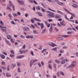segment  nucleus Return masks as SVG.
<instances>
[{
	"label": "nucleus",
	"mask_w": 78,
	"mask_h": 78,
	"mask_svg": "<svg viewBox=\"0 0 78 78\" xmlns=\"http://www.w3.org/2000/svg\"><path fill=\"white\" fill-rule=\"evenodd\" d=\"M65 62V60H63L61 62V64H64Z\"/></svg>",
	"instance_id": "nucleus-40"
},
{
	"label": "nucleus",
	"mask_w": 78,
	"mask_h": 78,
	"mask_svg": "<svg viewBox=\"0 0 78 78\" xmlns=\"http://www.w3.org/2000/svg\"><path fill=\"white\" fill-rule=\"evenodd\" d=\"M55 62H56V63H57V64H59V63H60V62H59V60H56Z\"/></svg>",
	"instance_id": "nucleus-33"
},
{
	"label": "nucleus",
	"mask_w": 78,
	"mask_h": 78,
	"mask_svg": "<svg viewBox=\"0 0 78 78\" xmlns=\"http://www.w3.org/2000/svg\"><path fill=\"white\" fill-rule=\"evenodd\" d=\"M33 2H34V3L35 4V5H37V2H36V1H35V0L33 1Z\"/></svg>",
	"instance_id": "nucleus-37"
},
{
	"label": "nucleus",
	"mask_w": 78,
	"mask_h": 78,
	"mask_svg": "<svg viewBox=\"0 0 78 78\" xmlns=\"http://www.w3.org/2000/svg\"><path fill=\"white\" fill-rule=\"evenodd\" d=\"M48 10H49L50 11H52V12H56V11H55L54 10H53L51 9L50 8H48Z\"/></svg>",
	"instance_id": "nucleus-25"
},
{
	"label": "nucleus",
	"mask_w": 78,
	"mask_h": 78,
	"mask_svg": "<svg viewBox=\"0 0 78 78\" xmlns=\"http://www.w3.org/2000/svg\"><path fill=\"white\" fill-rule=\"evenodd\" d=\"M18 72H21V71H20V69L19 68H18Z\"/></svg>",
	"instance_id": "nucleus-54"
},
{
	"label": "nucleus",
	"mask_w": 78,
	"mask_h": 78,
	"mask_svg": "<svg viewBox=\"0 0 78 78\" xmlns=\"http://www.w3.org/2000/svg\"><path fill=\"white\" fill-rule=\"evenodd\" d=\"M41 5H42V6H43L44 8H45V6H44V4H43L42 2H41Z\"/></svg>",
	"instance_id": "nucleus-50"
},
{
	"label": "nucleus",
	"mask_w": 78,
	"mask_h": 78,
	"mask_svg": "<svg viewBox=\"0 0 78 78\" xmlns=\"http://www.w3.org/2000/svg\"><path fill=\"white\" fill-rule=\"evenodd\" d=\"M57 3L60 5H61L62 6H64V4L63 3L61 2H58Z\"/></svg>",
	"instance_id": "nucleus-13"
},
{
	"label": "nucleus",
	"mask_w": 78,
	"mask_h": 78,
	"mask_svg": "<svg viewBox=\"0 0 78 78\" xmlns=\"http://www.w3.org/2000/svg\"><path fill=\"white\" fill-rule=\"evenodd\" d=\"M55 30H56V31H59V30L56 27H55Z\"/></svg>",
	"instance_id": "nucleus-52"
},
{
	"label": "nucleus",
	"mask_w": 78,
	"mask_h": 78,
	"mask_svg": "<svg viewBox=\"0 0 78 78\" xmlns=\"http://www.w3.org/2000/svg\"><path fill=\"white\" fill-rule=\"evenodd\" d=\"M17 2L20 3V4H21V5H24V2L23 1H20L19 0H17Z\"/></svg>",
	"instance_id": "nucleus-10"
},
{
	"label": "nucleus",
	"mask_w": 78,
	"mask_h": 78,
	"mask_svg": "<svg viewBox=\"0 0 78 78\" xmlns=\"http://www.w3.org/2000/svg\"><path fill=\"white\" fill-rule=\"evenodd\" d=\"M76 61H73L72 62L71 65L69 66V67H71V68L72 67H75V66L76 65Z\"/></svg>",
	"instance_id": "nucleus-2"
},
{
	"label": "nucleus",
	"mask_w": 78,
	"mask_h": 78,
	"mask_svg": "<svg viewBox=\"0 0 78 78\" xmlns=\"http://www.w3.org/2000/svg\"><path fill=\"white\" fill-rule=\"evenodd\" d=\"M0 28H1V30L3 32H6V31H7V30L6 29V27H2V26H1V25H0Z\"/></svg>",
	"instance_id": "nucleus-1"
},
{
	"label": "nucleus",
	"mask_w": 78,
	"mask_h": 78,
	"mask_svg": "<svg viewBox=\"0 0 78 78\" xmlns=\"http://www.w3.org/2000/svg\"><path fill=\"white\" fill-rule=\"evenodd\" d=\"M2 65H5V62H2Z\"/></svg>",
	"instance_id": "nucleus-55"
},
{
	"label": "nucleus",
	"mask_w": 78,
	"mask_h": 78,
	"mask_svg": "<svg viewBox=\"0 0 78 78\" xmlns=\"http://www.w3.org/2000/svg\"><path fill=\"white\" fill-rule=\"evenodd\" d=\"M46 50H47V49H44L42 51V53H44V55L45 56V54H48V52H46Z\"/></svg>",
	"instance_id": "nucleus-9"
},
{
	"label": "nucleus",
	"mask_w": 78,
	"mask_h": 78,
	"mask_svg": "<svg viewBox=\"0 0 78 78\" xmlns=\"http://www.w3.org/2000/svg\"><path fill=\"white\" fill-rule=\"evenodd\" d=\"M20 54H22V53H25L26 52V53H27V52H28V50L21 51V49H20Z\"/></svg>",
	"instance_id": "nucleus-5"
},
{
	"label": "nucleus",
	"mask_w": 78,
	"mask_h": 78,
	"mask_svg": "<svg viewBox=\"0 0 78 78\" xmlns=\"http://www.w3.org/2000/svg\"><path fill=\"white\" fill-rule=\"evenodd\" d=\"M0 23L2 26H3V25H4V23H3L2 21L1 20H0Z\"/></svg>",
	"instance_id": "nucleus-26"
},
{
	"label": "nucleus",
	"mask_w": 78,
	"mask_h": 78,
	"mask_svg": "<svg viewBox=\"0 0 78 78\" xmlns=\"http://www.w3.org/2000/svg\"><path fill=\"white\" fill-rule=\"evenodd\" d=\"M62 37H69L68 35H62Z\"/></svg>",
	"instance_id": "nucleus-30"
},
{
	"label": "nucleus",
	"mask_w": 78,
	"mask_h": 78,
	"mask_svg": "<svg viewBox=\"0 0 78 78\" xmlns=\"http://www.w3.org/2000/svg\"><path fill=\"white\" fill-rule=\"evenodd\" d=\"M14 20L15 21V22H17V21L19 22V21L18 20H17V19L16 18H14Z\"/></svg>",
	"instance_id": "nucleus-42"
},
{
	"label": "nucleus",
	"mask_w": 78,
	"mask_h": 78,
	"mask_svg": "<svg viewBox=\"0 0 78 78\" xmlns=\"http://www.w3.org/2000/svg\"><path fill=\"white\" fill-rule=\"evenodd\" d=\"M38 60L37 59H35L34 60H32L30 62V66H32V65L34 63L36 62H37L38 61Z\"/></svg>",
	"instance_id": "nucleus-3"
},
{
	"label": "nucleus",
	"mask_w": 78,
	"mask_h": 78,
	"mask_svg": "<svg viewBox=\"0 0 78 78\" xmlns=\"http://www.w3.org/2000/svg\"><path fill=\"white\" fill-rule=\"evenodd\" d=\"M20 37H21V38H22V39H24V38H25V37L23 35H21L20 36Z\"/></svg>",
	"instance_id": "nucleus-43"
},
{
	"label": "nucleus",
	"mask_w": 78,
	"mask_h": 78,
	"mask_svg": "<svg viewBox=\"0 0 78 78\" xmlns=\"http://www.w3.org/2000/svg\"><path fill=\"white\" fill-rule=\"evenodd\" d=\"M24 57V56L23 55H21L20 56H17L16 57V59H22V58H23Z\"/></svg>",
	"instance_id": "nucleus-16"
},
{
	"label": "nucleus",
	"mask_w": 78,
	"mask_h": 78,
	"mask_svg": "<svg viewBox=\"0 0 78 78\" xmlns=\"http://www.w3.org/2000/svg\"><path fill=\"white\" fill-rule=\"evenodd\" d=\"M10 51L11 53H12V54H13V55H14V51L12 50H11Z\"/></svg>",
	"instance_id": "nucleus-32"
},
{
	"label": "nucleus",
	"mask_w": 78,
	"mask_h": 78,
	"mask_svg": "<svg viewBox=\"0 0 78 78\" xmlns=\"http://www.w3.org/2000/svg\"><path fill=\"white\" fill-rule=\"evenodd\" d=\"M51 50L55 51H57V48H52L51 49Z\"/></svg>",
	"instance_id": "nucleus-27"
},
{
	"label": "nucleus",
	"mask_w": 78,
	"mask_h": 78,
	"mask_svg": "<svg viewBox=\"0 0 78 78\" xmlns=\"http://www.w3.org/2000/svg\"><path fill=\"white\" fill-rule=\"evenodd\" d=\"M66 19V20H68V21H71L73 22V23H75V21L74 20H72L71 21V20H69L68 18H67V16H65Z\"/></svg>",
	"instance_id": "nucleus-15"
},
{
	"label": "nucleus",
	"mask_w": 78,
	"mask_h": 78,
	"mask_svg": "<svg viewBox=\"0 0 78 78\" xmlns=\"http://www.w3.org/2000/svg\"><path fill=\"white\" fill-rule=\"evenodd\" d=\"M23 30L24 31H30V28L28 27H24L23 28Z\"/></svg>",
	"instance_id": "nucleus-7"
},
{
	"label": "nucleus",
	"mask_w": 78,
	"mask_h": 78,
	"mask_svg": "<svg viewBox=\"0 0 78 78\" xmlns=\"http://www.w3.org/2000/svg\"><path fill=\"white\" fill-rule=\"evenodd\" d=\"M26 37L27 39H33V37L32 35L27 36Z\"/></svg>",
	"instance_id": "nucleus-11"
},
{
	"label": "nucleus",
	"mask_w": 78,
	"mask_h": 78,
	"mask_svg": "<svg viewBox=\"0 0 78 78\" xmlns=\"http://www.w3.org/2000/svg\"><path fill=\"white\" fill-rule=\"evenodd\" d=\"M37 65L39 66V67H41V63H37Z\"/></svg>",
	"instance_id": "nucleus-45"
},
{
	"label": "nucleus",
	"mask_w": 78,
	"mask_h": 78,
	"mask_svg": "<svg viewBox=\"0 0 78 78\" xmlns=\"http://www.w3.org/2000/svg\"><path fill=\"white\" fill-rule=\"evenodd\" d=\"M46 25H47V27L48 28H49L50 27V24H48Z\"/></svg>",
	"instance_id": "nucleus-56"
},
{
	"label": "nucleus",
	"mask_w": 78,
	"mask_h": 78,
	"mask_svg": "<svg viewBox=\"0 0 78 78\" xmlns=\"http://www.w3.org/2000/svg\"><path fill=\"white\" fill-rule=\"evenodd\" d=\"M41 9L42 11V12H45V9H43V8H41Z\"/></svg>",
	"instance_id": "nucleus-47"
},
{
	"label": "nucleus",
	"mask_w": 78,
	"mask_h": 78,
	"mask_svg": "<svg viewBox=\"0 0 78 78\" xmlns=\"http://www.w3.org/2000/svg\"><path fill=\"white\" fill-rule=\"evenodd\" d=\"M13 16H14V17H16V16H17L18 15H17V14H16V13H13L12 14Z\"/></svg>",
	"instance_id": "nucleus-38"
},
{
	"label": "nucleus",
	"mask_w": 78,
	"mask_h": 78,
	"mask_svg": "<svg viewBox=\"0 0 78 78\" xmlns=\"http://www.w3.org/2000/svg\"><path fill=\"white\" fill-rule=\"evenodd\" d=\"M17 66H18V67H19L20 66V63H17Z\"/></svg>",
	"instance_id": "nucleus-57"
},
{
	"label": "nucleus",
	"mask_w": 78,
	"mask_h": 78,
	"mask_svg": "<svg viewBox=\"0 0 78 78\" xmlns=\"http://www.w3.org/2000/svg\"><path fill=\"white\" fill-rule=\"evenodd\" d=\"M5 42L7 44H8V45H11V44L8 40H5Z\"/></svg>",
	"instance_id": "nucleus-23"
},
{
	"label": "nucleus",
	"mask_w": 78,
	"mask_h": 78,
	"mask_svg": "<svg viewBox=\"0 0 78 78\" xmlns=\"http://www.w3.org/2000/svg\"><path fill=\"white\" fill-rule=\"evenodd\" d=\"M60 74L62 75L63 76L64 75V73L62 72H60Z\"/></svg>",
	"instance_id": "nucleus-49"
},
{
	"label": "nucleus",
	"mask_w": 78,
	"mask_h": 78,
	"mask_svg": "<svg viewBox=\"0 0 78 78\" xmlns=\"http://www.w3.org/2000/svg\"><path fill=\"white\" fill-rule=\"evenodd\" d=\"M1 68L2 69H4V70H6V67H1Z\"/></svg>",
	"instance_id": "nucleus-41"
},
{
	"label": "nucleus",
	"mask_w": 78,
	"mask_h": 78,
	"mask_svg": "<svg viewBox=\"0 0 78 78\" xmlns=\"http://www.w3.org/2000/svg\"><path fill=\"white\" fill-rule=\"evenodd\" d=\"M34 20H36V21H37V22H41V20H39V19H37L36 18H34Z\"/></svg>",
	"instance_id": "nucleus-19"
},
{
	"label": "nucleus",
	"mask_w": 78,
	"mask_h": 78,
	"mask_svg": "<svg viewBox=\"0 0 78 78\" xmlns=\"http://www.w3.org/2000/svg\"><path fill=\"white\" fill-rule=\"evenodd\" d=\"M41 29H43V28H44V25L43 23L41 24Z\"/></svg>",
	"instance_id": "nucleus-28"
},
{
	"label": "nucleus",
	"mask_w": 78,
	"mask_h": 78,
	"mask_svg": "<svg viewBox=\"0 0 78 78\" xmlns=\"http://www.w3.org/2000/svg\"><path fill=\"white\" fill-rule=\"evenodd\" d=\"M6 76H7L8 77H10V76H11V75H8V74H6Z\"/></svg>",
	"instance_id": "nucleus-48"
},
{
	"label": "nucleus",
	"mask_w": 78,
	"mask_h": 78,
	"mask_svg": "<svg viewBox=\"0 0 78 78\" xmlns=\"http://www.w3.org/2000/svg\"><path fill=\"white\" fill-rule=\"evenodd\" d=\"M55 17L56 19H59V18H61V15H56L55 16Z\"/></svg>",
	"instance_id": "nucleus-14"
},
{
	"label": "nucleus",
	"mask_w": 78,
	"mask_h": 78,
	"mask_svg": "<svg viewBox=\"0 0 78 78\" xmlns=\"http://www.w3.org/2000/svg\"><path fill=\"white\" fill-rule=\"evenodd\" d=\"M25 47H26V45H25V44H24L22 47V48H23V49H25Z\"/></svg>",
	"instance_id": "nucleus-39"
},
{
	"label": "nucleus",
	"mask_w": 78,
	"mask_h": 78,
	"mask_svg": "<svg viewBox=\"0 0 78 78\" xmlns=\"http://www.w3.org/2000/svg\"><path fill=\"white\" fill-rule=\"evenodd\" d=\"M65 11H66V12H68V13H69V14H70L72 15V16H73V17H75V14H74L72 13H70V12L69 11V10H68L67 9H65Z\"/></svg>",
	"instance_id": "nucleus-6"
},
{
	"label": "nucleus",
	"mask_w": 78,
	"mask_h": 78,
	"mask_svg": "<svg viewBox=\"0 0 78 78\" xmlns=\"http://www.w3.org/2000/svg\"><path fill=\"white\" fill-rule=\"evenodd\" d=\"M16 66V64H12V67H15V66Z\"/></svg>",
	"instance_id": "nucleus-34"
},
{
	"label": "nucleus",
	"mask_w": 78,
	"mask_h": 78,
	"mask_svg": "<svg viewBox=\"0 0 78 78\" xmlns=\"http://www.w3.org/2000/svg\"><path fill=\"white\" fill-rule=\"evenodd\" d=\"M63 48H64V49H66V48H67V47L66 46H64L63 47Z\"/></svg>",
	"instance_id": "nucleus-60"
},
{
	"label": "nucleus",
	"mask_w": 78,
	"mask_h": 78,
	"mask_svg": "<svg viewBox=\"0 0 78 78\" xmlns=\"http://www.w3.org/2000/svg\"><path fill=\"white\" fill-rule=\"evenodd\" d=\"M11 42H12L13 43H14V40H13V39L11 38Z\"/></svg>",
	"instance_id": "nucleus-62"
},
{
	"label": "nucleus",
	"mask_w": 78,
	"mask_h": 78,
	"mask_svg": "<svg viewBox=\"0 0 78 78\" xmlns=\"http://www.w3.org/2000/svg\"><path fill=\"white\" fill-rule=\"evenodd\" d=\"M57 11L58 13H59V14H62V15H64V13H62V12H61L59 10H57Z\"/></svg>",
	"instance_id": "nucleus-22"
},
{
	"label": "nucleus",
	"mask_w": 78,
	"mask_h": 78,
	"mask_svg": "<svg viewBox=\"0 0 78 78\" xmlns=\"http://www.w3.org/2000/svg\"><path fill=\"white\" fill-rule=\"evenodd\" d=\"M46 29H44L43 30L42 32V33H45V31H46Z\"/></svg>",
	"instance_id": "nucleus-35"
},
{
	"label": "nucleus",
	"mask_w": 78,
	"mask_h": 78,
	"mask_svg": "<svg viewBox=\"0 0 78 78\" xmlns=\"http://www.w3.org/2000/svg\"><path fill=\"white\" fill-rule=\"evenodd\" d=\"M30 54L32 56H34V53H33V51H31L30 52Z\"/></svg>",
	"instance_id": "nucleus-29"
},
{
	"label": "nucleus",
	"mask_w": 78,
	"mask_h": 78,
	"mask_svg": "<svg viewBox=\"0 0 78 78\" xmlns=\"http://www.w3.org/2000/svg\"><path fill=\"white\" fill-rule=\"evenodd\" d=\"M7 9H9L10 11H11V9L9 7H7Z\"/></svg>",
	"instance_id": "nucleus-51"
},
{
	"label": "nucleus",
	"mask_w": 78,
	"mask_h": 78,
	"mask_svg": "<svg viewBox=\"0 0 78 78\" xmlns=\"http://www.w3.org/2000/svg\"><path fill=\"white\" fill-rule=\"evenodd\" d=\"M57 39L58 41H61V40H62L63 38L61 37H57Z\"/></svg>",
	"instance_id": "nucleus-20"
},
{
	"label": "nucleus",
	"mask_w": 78,
	"mask_h": 78,
	"mask_svg": "<svg viewBox=\"0 0 78 78\" xmlns=\"http://www.w3.org/2000/svg\"><path fill=\"white\" fill-rule=\"evenodd\" d=\"M48 16L50 17H55V13H54L53 12H51L49 13L48 14Z\"/></svg>",
	"instance_id": "nucleus-4"
},
{
	"label": "nucleus",
	"mask_w": 78,
	"mask_h": 78,
	"mask_svg": "<svg viewBox=\"0 0 78 78\" xmlns=\"http://www.w3.org/2000/svg\"><path fill=\"white\" fill-rule=\"evenodd\" d=\"M10 56L11 58H12V57H14V55H12V54H10Z\"/></svg>",
	"instance_id": "nucleus-53"
},
{
	"label": "nucleus",
	"mask_w": 78,
	"mask_h": 78,
	"mask_svg": "<svg viewBox=\"0 0 78 78\" xmlns=\"http://www.w3.org/2000/svg\"><path fill=\"white\" fill-rule=\"evenodd\" d=\"M57 25L58 27H61V25L59 23H58Z\"/></svg>",
	"instance_id": "nucleus-61"
},
{
	"label": "nucleus",
	"mask_w": 78,
	"mask_h": 78,
	"mask_svg": "<svg viewBox=\"0 0 78 78\" xmlns=\"http://www.w3.org/2000/svg\"><path fill=\"white\" fill-rule=\"evenodd\" d=\"M48 67L50 69H52L51 66L50 65H49Z\"/></svg>",
	"instance_id": "nucleus-46"
},
{
	"label": "nucleus",
	"mask_w": 78,
	"mask_h": 78,
	"mask_svg": "<svg viewBox=\"0 0 78 78\" xmlns=\"http://www.w3.org/2000/svg\"><path fill=\"white\" fill-rule=\"evenodd\" d=\"M36 9L37 10H40V8H39V6H37L36 7Z\"/></svg>",
	"instance_id": "nucleus-36"
},
{
	"label": "nucleus",
	"mask_w": 78,
	"mask_h": 78,
	"mask_svg": "<svg viewBox=\"0 0 78 78\" xmlns=\"http://www.w3.org/2000/svg\"><path fill=\"white\" fill-rule=\"evenodd\" d=\"M17 14L18 16H20V15H21V13H20V12H17Z\"/></svg>",
	"instance_id": "nucleus-44"
},
{
	"label": "nucleus",
	"mask_w": 78,
	"mask_h": 78,
	"mask_svg": "<svg viewBox=\"0 0 78 78\" xmlns=\"http://www.w3.org/2000/svg\"><path fill=\"white\" fill-rule=\"evenodd\" d=\"M44 23L46 25L48 24V22L47 21H45Z\"/></svg>",
	"instance_id": "nucleus-58"
},
{
	"label": "nucleus",
	"mask_w": 78,
	"mask_h": 78,
	"mask_svg": "<svg viewBox=\"0 0 78 78\" xmlns=\"http://www.w3.org/2000/svg\"><path fill=\"white\" fill-rule=\"evenodd\" d=\"M3 53L4 54V55H7L8 54L7 53H6L5 52H3Z\"/></svg>",
	"instance_id": "nucleus-63"
},
{
	"label": "nucleus",
	"mask_w": 78,
	"mask_h": 78,
	"mask_svg": "<svg viewBox=\"0 0 78 78\" xmlns=\"http://www.w3.org/2000/svg\"><path fill=\"white\" fill-rule=\"evenodd\" d=\"M9 4L10 5H9L10 6H12V7L13 9V10L14 11V10H15V6L12 5V2L11 1H10L9 2Z\"/></svg>",
	"instance_id": "nucleus-8"
},
{
	"label": "nucleus",
	"mask_w": 78,
	"mask_h": 78,
	"mask_svg": "<svg viewBox=\"0 0 78 78\" xmlns=\"http://www.w3.org/2000/svg\"><path fill=\"white\" fill-rule=\"evenodd\" d=\"M37 13L39 16H43V15H42V14L41 13L39 12H37Z\"/></svg>",
	"instance_id": "nucleus-31"
},
{
	"label": "nucleus",
	"mask_w": 78,
	"mask_h": 78,
	"mask_svg": "<svg viewBox=\"0 0 78 78\" xmlns=\"http://www.w3.org/2000/svg\"><path fill=\"white\" fill-rule=\"evenodd\" d=\"M50 46H51V47H55V46H57V45H56V44L54 43L53 42H51V44H50Z\"/></svg>",
	"instance_id": "nucleus-12"
},
{
	"label": "nucleus",
	"mask_w": 78,
	"mask_h": 78,
	"mask_svg": "<svg viewBox=\"0 0 78 78\" xmlns=\"http://www.w3.org/2000/svg\"><path fill=\"white\" fill-rule=\"evenodd\" d=\"M0 56L1 57L2 59H5V56L3 55H0Z\"/></svg>",
	"instance_id": "nucleus-21"
},
{
	"label": "nucleus",
	"mask_w": 78,
	"mask_h": 78,
	"mask_svg": "<svg viewBox=\"0 0 78 78\" xmlns=\"http://www.w3.org/2000/svg\"><path fill=\"white\" fill-rule=\"evenodd\" d=\"M58 21H62V19H61V18L59 19H58Z\"/></svg>",
	"instance_id": "nucleus-59"
},
{
	"label": "nucleus",
	"mask_w": 78,
	"mask_h": 78,
	"mask_svg": "<svg viewBox=\"0 0 78 78\" xmlns=\"http://www.w3.org/2000/svg\"><path fill=\"white\" fill-rule=\"evenodd\" d=\"M52 27L53 26L52 25H51V27L49 29V31L50 33H52V32H53V29H52Z\"/></svg>",
	"instance_id": "nucleus-17"
},
{
	"label": "nucleus",
	"mask_w": 78,
	"mask_h": 78,
	"mask_svg": "<svg viewBox=\"0 0 78 78\" xmlns=\"http://www.w3.org/2000/svg\"><path fill=\"white\" fill-rule=\"evenodd\" d=\"M7 38L8 39H10L12 38V36L11 35H8L7 36Z\"/></svg>",
	"instance_id": "nucleus-18"
},
{
	"label": "nucleus",
	"mask_w": 78,
	"mask_h": 78,
	"mask_svg": "<svg viewBox=\"0 0 78 78\" xmlns=\"http://www.w3.org/2000/svg\"><path fill=\"white\" fill-rule=\"evenodd\" d=\"M73 6L74 7V8H77L78 5L76 4H74L73 5Z\"/></svg>",
	"instance_id": "nucleus-24"
},
{
	"label": "nucleus",
	"mask_w": 78,
	"mask_h": 78,
	"mask_svg": "<svg viewBox=\"0 0 78 78\" xmlns=\"http://www.w3.org/2000/svg\"><path fill=\"white\" fill-rule=\"evenodd\" d=\"M53 77L54 78H57V77H56V76L55 75H54L53 76Z\"/></svg>",
	"instance_id": "nucleus-64"
}]
</instances>
